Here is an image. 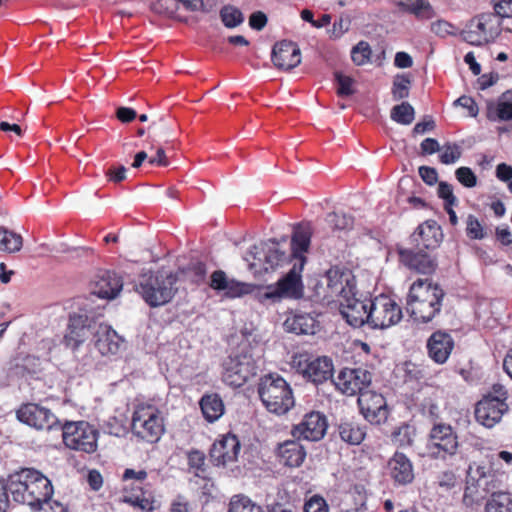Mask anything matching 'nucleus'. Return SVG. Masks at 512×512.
<instances>
[{
	"instance_id": "7c9ffc66",
	"label": "nucleus",
	"mask_w": 512,
	"mask_h": 512,
	"mask_svg": "<svg viewBox=\"0 0 512 512\" xmlns=\"http://www.w3.org/2000/svg\"><path fill=\"white\" fill-rule=\"evenodd\" d=\"M293 366L298 373L314 384L320 381V357L300 353L294 357Z\"/></svg>"
},
{
	"instance_id": "6ab92c4d",
	"label": "nucleus",
	"mask_w": 512,
	"mask_h": 512,
	"mask_svg": "<svg viewBox=\"0 0 512 512\" xmlns=\"http://www.w3.org/2000/svg\"><path fill=\"white\" fill-rule=\"evenodd\" d=\"M334 308L339 310L342 318L352 327L357 328L368 323L369 299H357L355 291L333 304Z\"/></svg>"
},
{
	"instance_id": "37998d69",
	"label": "nucleus",
	"mask_w": 512,
	"mask_h": 512,
	"mask_svg": "<svg viewBox=\"0 0 512 512\" xmlns=\"http://www.w3.org/2000/svg\"><path fill=\"white\" fill-rule=\"evenodd\" d=\"M414 108L408 102H402L391 110V118L397 123L409 125L414 120Z\"/></svg>"
},
{
	"instance_id": "a211bd4d",
	"label": "nucleus",
	"mask_w": 512,
	"mask_h": 512,
	"mask_svg": "<svg viewBox=\"0 0 512 512\" xmlns=\"http://www.w3.org/2000/svg\"><path fill=\"white\" fill-rule=\"evenodd\" d=\"M360 413L371 424H381L388 417V408L382 394L372 390H366L358 396L357 400Z\"/></svg>"
},
{
	"instance_id": "b1692460",
	"label": "nucleus",
	"mask_w": 512,
	"mask_h": 512,
	"mask_svg": "<svg viewBox=\"0 0 512 512\" xmlns=\"http://www.w3.org/2000/svg\"><path fill=\"white\" fill-rule=\"evenodd\" d=\"M454 339L450 333L437 330L427 340L428 356L437 364H444L454 349Z\"/></svg>"
},
{
	"instance_id": "49530a36",
	"label": "nucleus",
	"mask_w": 512,
	"mask_h": 512,
	"mask_svg": "<svg viewBox=\"0 0 512 512\" xmlns=\"http://www.w3.org/2000/svg\"><path fill=\"white\" fill-rule=\"evenodd\" d=\"M252 294L259 303L264 305L280 302L279 294L276 292L273 284L267 286L255 285V290Z\"/></svg>"
},
{
	"instance_id": "8fccbe9b",
	"label": "nucleus",
	"mask_w": 512,
	"mask_h": 512,
	"mask_svg": "<svg viewBox=\"0 0 512 512\" xmlns=\"http://www.w3.org/2000/svg\"><path fill=\"white\" fill-rule=\"evenodd\" d=\"M335 85L337 89V93L340 96H349L353 94V79L350 76H347L341 72H335Z\"/></svg>"
},
{
	"instance_id": "de8ad7c7",
	"label": "nucleus",
	"mask_w": 512,
	"mask_h": 512,
	"mask_svg": "<svg viewBox=\"0 0 512 512\" xmlns=\"http://www.w3.org/2000/svg\"><path fill=\"white\" fill-rule=\"evenodd\" d=\"M411 85V79L406 74L397 75L394 78L392 86L393 99L398 101L408 97Z\"/></svg>"
},
{
	"instance_id": "4be33fe9",
	"label": "nucleus",
	"mask_w": 512,
	"mask_h": 512,
	"mask_svg": "<svg viewBox=\"0 0 512 512\" xmlns=\"http://www.w3.org/2000/svg\"><path fill=\"white\" fill-rule=\"evenodd\" d=\"M210 287L216 291H223L227 298H238L254 292L255 284L241 282L229 278L222 270L214 271L210 277Z\"/></svg>"
},
{
	"instance_id": "a19ab883",
	"label": "nucleus",
	"mask_w": 512,
	"mask_h": 512,
	"mask_svg": "<svg viewBox=\"0 0 512 512\" xmlns=\"http://www.w3.org/2000/svg\"><path fill=\"white\" fill-rule=\"evenodd\" d=\"M326 224L333 230H349L352 228L354 219L352 216L343 212H333L326 216Z\"/></svg>"
},
{
	"instance_id": "4468645a",
	"label": "nucleus",
	"mask_w": 512,
	"mask_h": 512,
	"mask_svg": "<svg viewBox=\"0 0 512 512\" xmlns=\"http://www.w3.org/2000/svg\"><path fill=\"white\" fill-rule=\"evenodd\" d=\"M327 285L326 292L322 299L331 310H333V304L339 300L352 295L355 291V280L351 271L333 267L329 269L325 274Z\"/></svg>"
},
{
	"instance_id": "6e6552de",
	"label": "nucleus",
	"mask_w": 512,
	"mask_h": 512,
	"mask_svg": "<svg viewBox=\"0 0 512 512\" xmlns=\"http://www.w3.org/2000/svg\"><path fill=\"white\" fill-rule=\"evenodd\" d=\"M507 398L508 393L504 386L493 385L492 391L484 395L475 406L476 421L487 428L495 426L508 411Z\"/></svg>"
},
{
	"instance_id": "0eeeda50",
	"label": "nucleus",
	"mask_w": 512,
	"mask_h": 512,
	"mask_svg": "<svg viewBox=\"0 0 512 512\" xmlns=\"http://www.w3.org/2000/svg\"><path fill=\"white\" fill-rule=\"evenodd\" d=\"M131 427L138 438L148 443H156L165 432L163 413L152 403H138L132 415Z\"/></svg>"
},
{
	"instance_id": "2eb2a0df",
	"label": "nucleus",
	"mask_w": 512,
	"mask_h": 512,
	"mask_svg": "<svg viewBox=\"0 0 512 512\" xmlns=\"http://www.w3.org/2000/svg\"><path fill=\"white\" fill-rule=\"evenodd\" d=\"M429 251L418 247H399L397 248L399 263L412 272L430 276L436 271L438 262Z\"/></svg>"
},
{
	"instance_id": "09e8293b",
	"label": "nucleus",
	"mask_w": 512,
	"mask_h": 512,
	"mask_svg": "<svg viewBox=\"0 0 512 512\" xmlns=\"http://www.w3.org/2000/svg\"><path fill=\"white\" fill-rule=\"evenodd\" d=\"M371 54V47L365 41H360L351 50L352 61L359 66L368 63L370 61Z\"/></svg>"
},
{
	"instance_id": "dca6fc26",
	"label": "nucleus",
	"mask_w": 512,
	"mask_h": 512,
	"mask_svg": "<svg viewBox=\"0 0 512 512\" xmlns=\"http://www.w3.org/2000/svg\"><path fill=\"white\" fill-rule=\"evenodd\" d=\"M371 373L362 368H344L333 379L335 387L347 396L360 395L371 384Z\"/></svg>"
},
{
	"instance_id": "aec40b11",
	"label": "nucleus",
	"mask_w": 512,
	"mask_h": 512,
	"mask_svg": "<svg viewBox=\"0 0 512 512\" xmlns=\"http://www.w3.org/2000/svg\"><path fill=\"white\" fill-rule=\"evenodd\" d=\"M241 445L237 436L231 433L221 435L210 449L211 461L216 466L226 467L237 461Z\"/></svg>"
},
{
	"instance_id": "7ed1b4c3",
	"label": "nucleus",
	"mask_w": 512,
	"mask_h": 512,
	"mask_svg": "<svg viewBox=\"0 0 512 512\" xmlns=\"http://www.w3.org/2000/svg\"><path fill=\"white\" fill-rule=\"evenodd\" d=\"M445 296L443 289L430 279L415 280L407 295V310L419 323L431 322L441 311Z\"/></svg>"
},
{
	"instance_id": "c85d7f7f",
	"label": "nucleus",
	"mask_w": 512,
	"mask_h": 512,
	"mask_svg": "<svg viewBox=\"0 0 512 512\" xmlns=\"http://www.w3.org/2000/svg\"><path fill=\"white\" fill-rule=\"evenodd\" d=\"M276 455L281 464L294 468L303 463L306 451L298 441L288 440L278 445Z\"/></svg>"
},
{
	"instance_id": "473e14b6",
	"label": "nucleus",
	"mask_w": 512,
	"mask_h": 512,
	"mask_svg": "<svg viewBox=\"0 0 512 512\" xmlns=\"http://www.w3.org/2000/svg\"><path fill=\"white\" fill-rule=\"evenodd\" d=\"M284 327L295 334L314 335L319 329V324L310 314H296L287 317Z\"/></svg>"
},
{
	"instance_id": "4d7b16f0",
	"label": "nucleus",
	"mask_w": 512,
	"mask_h": 512,
	"mask_svg": "<svg viewBox=\"0 0 512 512\" xmlns=\"http://www.w3.org/2000/svg\"><path fill=\"white\" fill-rule=\"evenodd\" d=\"M431 31L434 34L444 38L449 35H455L457 29L448 21L437 20L431 24Z\"/></svg>"
},
{
	"instance_id": "423d86ee",
	"label": "nucleus",
	"mask_w": 512,
	"mask_h": 512,
	"mask_svg": "<svg viewBox=\"0 0 512 512\" xmlns=\"http://www.w3.org/2000/svg\"><path fill=\"white\" fill-rule=\"evenodd\" d=\"M258 394L265 408L276 415L286 414L295 404L290 385L278 374L263 376L258 384Z\"/></svg>"
},
{
	"instance_id": "bb28decb",
	"label": "nucleus",
	"mask_w": 512,
	"mask_h": 512,
	"mask_svg": "<svg viewBox=\"0 0 512 512\" xmlns=\"http://www.w3.org/2000/svg\"><path fill=\"white\" fill-rule=\"evenodd\" d=\"M331 427L332 437H339L341 441L351 446L360 445L366 437V427L350 419H340Z\"/></svg>"
},
{
	"instance_id": "5701e85b",
	"label": "nucleus",
	"mask_w": 512,
	"mask_h": 512,
	"mask_svg": "<svg viewBox=\"0 0 512 512\" xmlns=\"http://www.w3.org/2000/svg\"><path fill=\"white\" fill-rule=\"evenodd\" d=\"M94 346L102 356H115L124 348L125 340L111 326L99 323Z\"/></svg>"
},
{
	"instance_id": "5fc2aeb1",
	"label": "nucleus",
	"mask_w": 512,
	"mask_h": 512,
	"mask_svg": "<svg viewBox=\"0 0 512 512\" xmlns=\"http://www.w3.org/2000/svg\"><path fill=\"white\" fill-rule=\"evenodd\" d=\"M466 234L470 239H482L484 238V231L479 220L469 215L466 221Z\"/></svg>"
},
{
	"instance_id": "c03bdc74",
	"label": "nucleus",
	"mask_w": 512,
	"mask_h": 512,
	"mask_svg": "<svg viewBox=\"0 0 512 512\" xmlns=\"http://www.w3.org/2000/svg\"><path fill=\"white\" fill-rule=\"evenodd\" d=\"M414 436L415 429L408 424H402L392 432L391 440L400 447H406L412 445Z\"/></svg>"
},
{
	"instance_id": "e433bc0d",
	"label": "nucleus",
	"mask_w": 512,
	"mask_h": 512,
	"mask_svg": "<svg viewBox=\"0 0 512 512\" xmlns=\"http://www.w3.org/2000/svg\"><path fill=\"white\" fill-rule=\"evenodd\" d=\"M398 6L419 20H430L435 16L434 9L427 0H414L410 3L399 2Z\"/></svg>"
},
{
	"instance_id": "4c0bfd02",
	"label": "nucleus",
	"mask_w": 512,
	"mask_h": 512,
	"mask_svg": "<svg viewBox=\"0 0 512 512\" xmlns=\"http://www.w3.org/2000/svg\"><path fill=\"white\" fill-rule=\"evenodd\" d=\"M23 245V239L20 234L0 227V251L15 253L20 251Z\"/></svg>"
},
{
	"instance_id": "ddd939ff",
	"label": "nucleus",
	"mask_w": 512,
	"mask_h": 512,
	"mask_svg": "<svg viewBox=\"0 0 512 512\" xmlns=\"http://www.w3.org/2000/svg\"><path fill=\"white\" fill-rule=\"evenodd\" d=\"M402 318L399 305L388 295L380 294L369 299L368 324L373 328H388Z\"/></svg>"
},
{
	"instance_id": "412c9836",
	"label": "nucleus",
	"mask_w": 512,
	"mask_h": 512,
	"mask_svg": "<svg viewBox=\"0 0 512 512\" xmlns=\"http://www.w3.org/2000/svg\"><path fill=\"white\" fill-rule=\"evenodd\" d=\"M17 418L21 422L39 430H50L58 423L57 417L51 410L34 403L23 405L17 411Z\"/></svg>"
},
{
	"instance_id": "864d4df0",
	"label": "nucleus",
	"mask_w": 512,
	"mask_h": 512,
	"mask_svg": "<svg viewBox=\"0 0 512 512\" xmlns=\"http://www.w3.org/2000/svg\"><path fill=\"white\" fill-rule=\"evenodd\" d=\"M439 157L443 164L455 163L461 157V148L456 144H447Z\"/></svg>"
},
{
	"instance_id": "69168bd1",
	"label": "nucleus",
	"mask_w": 512,
	"mask_h": 512,
	"mask_svg": "<svg viewBox=\"0 0 512 512\" xmlns=\"http://www.w3.org/2000/svg\"><path fill=\"white\" fill-rule=\"evenodd\" d=\"M266 24L267 16L261 11L254 12L249 17V25L254 30L260 31Z\"/></svg>"
},
{
	"instance_id": "13d9d810",
	"label": "nucleus",
	"mask_w": 512,
	"mask_h": 512,
	"mask_svg": "<svg viewBox=\"0 0 512 512\" xmlns=\"http://www.w3.org/2000/svg\"><path fill=\"white\" fill-rule=\"evenodd\" d=\"M438 196L444 200V205H455L457 203V199L453 194V187L446 182L439 183Z\"/></svg>"
},
{
	"instance_id": "e2e57ef3",
	"label": "nucleus",
	"mask_w": 512,
	"mask_h": 512,
	"mask_svg": "<svg viewBox=\"0 0 512 512\" xmlns=\"http://www.w3.org/2000/svg\"><path fill=\"white\" fill-rule=\"evenodd\" d=\"M350 25V20H344L342 17L335 21L331 30L328 31L330 34V38L337 39L341 37L346 31H348Z\"/></svg>"
},
{
	"instance_id": "9b49d317",
	"label": "nucleus",
	"mask_w": 512,
	"mask_h": 512,
	"mask_svg": "<svg viewBox=\"0 0 512 512\" xmlns=\"http://www.w3.org/2000/svg\"><path fill=\"white\" fill-rule=\"evenodd\" d=\"M98 430L86 421L67 422L62 427L64 444L72 450L93 453L97 449Z\"/></svg>"
},
{
	"instance_id": "f3484780",
	"label": "nucleus",
	"mask_w": 512,
	"mask_h": 512,
	"mask_svg": "<svg viewBox=\"0 0 512 512\" xmlns=\"http://www.w3.org/2000/svg\"><path fill=\"white\" fill-rule=\"evenodd\" d=\"M98 324L87 314L75 313L70 315L68 330L64 336V344L72 350H76L92 334L95 335Z\"/></svg>"
},
{
	"instance_id": "3c124183",
	"label": "nucleus",
	"mask_w": 512,
	"mask_h": 512,
	"mask_svg": "<svg viewBox=\"0 0 512 512\" xmlns=\"http://www.w3.org/2000/svg\"><path fill=\"white\" fill-rule=\"evenodd\" d=\"M104 431L113 436H123L126 433L125 421L122 418L116 416L109 417L104 425Z\"/></svg>"
},
{
	"instance_id": "603ef678",
	"label": "nucleus",
	"mask_w": 512,
	"mask_h": 512,
	"mask_svg": "<svg viewBox=\"0 0 512 512\" xmlns=\"http://www.w3.org/2000/svg\"><path fill=\"white\" fill-rule=\"evenodd\" d=\"M185 9L190 11L209 12L217 5V0H178Z\"/></svg>"
},
{
	"instance_id": "9d476101",
	"label": "nucleus",
	"mask_w": 512,
	"mask_h": 512,
	"mask_svg": "<svg viewBox=\"0 0 512 512\" xmlns=\"http://www.w3.org/2000/svg\"><path fill=\"white\" fill-rule=\"evenodd\" d=\"M244 259L249 262L250 270L254 273H261L273 270L284 263L287 255L280 250L277 242L269 240L252 246L247 251Z\"/></svg>"
},
{
	"instance_id": "58836bf2",
	"label": "nucleus",
	"mask_w": 512,
	"mask_h": 512,
	"mask_svg": "<svg viewBox=\"0 0 512 512\" xmlns=\"http://www.w3.org/2000/svg\"><path fill=\"white\" fill-rule=\"evenodd\" d=\"M228 512H263V510L248 496L238 494L231 497Z\"/></svg>"
},
{
	"instance_id": "680f3d73",
	"label": "nucleus",
	"mask_w": 512,
	"mask_h": 512,
	"mask_svg": "<svg viewBox=\"0 0 512 512\" xmlns=\"http://www.w3.org/2000/svg\"><path fill=\"white\" fill-rule=\"evenodd\" d=\"M455 105H459L468 110L471 117H476L478 114V106L473 98L469 96H461L454 102Z\"/></svg>"
},
{
	"instance_id": "393cba45",
	"label": "nucleus",
	"mask_w": 512,
	"mask_h": 512,
	"mask_svg": "<svg viewBox=\"0 0 512 512\" xmlns=\"http://www.w3.org/2000/svg\"><path fill=\"white\" fill-rule=\"evenodd\" d=\"M411 239L418 248L434 250L441 243L443 233L435 220H426L417 227Z\"/></svg>"
},
{
	"instance_id": "f704fd0d",
	"label": "nucleus",
	"mask_w": 512,
	"mask_h": 512,
	"mask_svg": "<svg viewBox=\"0 0 512 512\" xmlns=\"http://www.w3.org/2000/svg\"><path fill=\"white\" fill-rule=\"evenodd\" d=\"M199 406L203 417L209 423L217 421L225 412L223 400L216 393L204 394L199 401Z\"/></svg>"
},
{
	"instance_id": "338daca9",
	"label": "nucleus",
	"mask_w": 512,
	"mask_h": 512,
	"mask_svg": "<svg viewBox=\"0 0 512 512\" xmlns=\"http://www.w3.org/2000/svg\"><path fill=\"white\" fill-rule=\"evenodd\" d=\"M463 39L474 46H481L486 43L484 38H482L479 34H477L474 29H472L469 25H467L466 30L463 31Z\"/></svg>"
},
{
	"instance_id": "1a4fd4ad",
	"label": "nucleus",
	"mask_w": 512,
	"mask_h": 512,
	"mask_svg": "<svg viewBox=\"0 0 512 512\" xmlns=\"http://www.w3.org/2000/svg\"><path fill=\"white\" fill-rule=\"evenodd\" d=\"M458 449V435L451 425L436 423L432 426L426 443L427 455L431 459L447 461L457 454Z\"/></svg>"
},
{
	"instance_id": "a878e982",
	"label": "nucleus",
	"mask_w": 512,
	"mask_h": 512,
	"mask_svg": "<svg viewBox=\"0 0 512 512\" xmlns=\"http://www.w3.org/2000/svg\"><path fill=\"white\" fill-rule=\"evenodd\" d=\"M271 59L278 69H293L301 62L300 49L291 41L278 42L273 47Z\"/></svg>"
},
{
	"instance_id": "774afa93",
	"label": "nucleus",
	"mask_w": 512,
	"mask_h": 512,
	"mask_svg": "<svg viewBox=\"0 0 512 512\" xmlns=\"http://www.w3.org/2000/svg\"><path fill=\"white\" fill-rule=\"evenodd\" d=\"M496 177L502 181L509 183L512 181V166L506 163H500L496 167Z\"/></svg>"
},
{
	"instance_id": "c756f323",
	"label": "nucleus",
	"mask_w": 512,
	"mask_h": 512,
	"mask_svg": "<svg viewBox=\"0 0 512 512\" xmlns=\"http://www.w3.org/2000/svg\"><path fill=\"white\" fill-rule=\"evenodd\" d=\"M123 287L121 278L114 272L104 271L98 275L93 294L104 299L115 298Z\"/></svg>"
},
{
	"instance_id": "ea45409f",
	"label": "nucleus",
	"mask_w": 512,
	"mask_h": 512,
	"mask_svg": "<svg viewBox=\"0 0 512 512\" xmlns=\"http://www.w3.org/2000/svg\"><path fill=\"white\" fill-rule=\"evenodd\" d=\"M487 117L492 120L508 121L512 119V103L499 100L497 104L489 103Z\"/></svg>"
},
{
	"instance_id": "0e129e2a",
	"label": "nucleus",
	"mask_w": 512,
	"mask_h": 512,
	"mask_svg": "<svg viewBox=\"0 0 512 512\" xmlns=\"http://www.w3.org/2000/svg\"><path fill=\"white\" fill-rule=\"evenodd\" d=\"M33 509L41 510L42 512H68L62 503L58 501H52L51 498L49 500L43 501L41 505L36 506V508Z\"/></svg>"
},
{
	"instance_id": "cd10ccee",
	"label": "nucleus",
	"mask_w": 512,
	"mask_h": 512,
	"mask_svg": "<svg viewBox=\"0 0 512 512\" xmlns=\"http://www.w3.org/2000/svg\"><path fill=\"white\" fill-rule=\"evenodd\" d=\"M388 475L397 485L410 484L414 479L413 465L403 453L396 452L388 461Z\"/></svg>"
},
{
	"instance_id": "bf43d9fd",
	"label": "nucleus",
	"mask_w": 512,
	"mask_h": 512,
	"mask_svg": "<svg viewBox=\"0 0 512 512\" xmlns=\"http://www.w3.org/2000/svg\"><path fill=\"white\" fill-rule=\"evenodd\" d=\"M188 464L190 468L194 469L196 471V474H198L199 471H204V465H205V456L200 451H192L188 454Z\"/></svg>"
},
{
	"instance_id": "20e7f679",
	"label": "nucleus",
	"mask_w": 512,
	"mask_h": 512,
	"mask_svg": "<svg viewBox=\"0 0 512 512\" xmlns=\"http://www.w3.org/2000/svg\"><path fill=\"white\" fill-rule=\"evenodd\" d=\"M176 273L158 270L143 273L136 285V291L150 307H159L169 303L178 291Z\"/></svg>"
},
{
	"instance_id": "f8f14e48",
	"label": "nucleus",
	"mask_w": 512,
	"mask_h": 512,
	"mask_svg": "<svg viewBox=\"0 0 512 512\" xmlns=\"http://www.w3.org/2000/svg\"><path fill=\"white\" fill-rule=\"evenodd\" d=\"M222 380L231 387H241L256 375L257 366L247 352L233 353L223 362Z\"/></svg>"
},
{
	"instance_id": "f257e3e1",
	"label": "nucleus",
	"mask_w": 512,
	"mask_h": 512,
	"mask_svg": "<svg viewBox=\"0 0 512 512\" xmlns=\"http://www.w3.org/2000/svg\"><path fill=\"white\" fill-rule=\"evenodd\" d=\"M6 485L15 502L26 504L32 509L53 495L51 481L34 468H23L11 474Z\"/></svg>"
},
{
	"instance_id": "79ce46f5",
	"label": "nucleus",
	"mask_w": 512,
	"mask_h": 512,
	"mask_svg": "<svg viewBox=\"0 0 512 512\" xmlns=\"http://www.w3.org/2000/svg\"><path fill=\"white\" fill-rule=\"evenodd\" d=\"M486 512H512V498L508 493L499 492L486 504Z\"/></svg>"
},
{
	"instance_id": "6e6d98bb",
	"label": "nucleus",
	"mask_w": 512,
	"mask_h": 512,
	"mask_svg": "<svg viewBox=\"0 0 512 512\" xmlns=\"http://www.w3.org/2000/svg\"><path fill=\"white\" fill-rule=\"evenodd\" d=\"M456 179L465 187L472 188L477 184V177L468 167H460L455 172Z\"/></svg>"
},
{
	"instance_id": "72a5a7b5",
	"label": "nucleus",
	"mask_w": 512,
	"mask_h": 512,
	"mask_svg": "<svg viewBox=\"0 0 512 512\" xmlns=\"http://www.w3.org/2000/svg\"><path fill=\"white\" fill-rule=\"evenodd\" d=\"M468 25L484 38L486 43L498 34L499 21L493 13L478 15L471 19Z\"/></svg>"
},
{
	"instance_id": "39448f33",
	"label": "nucleus",
	"mask_w": 512,
	"mask_h": 512,
	"mask_svg": "<svg viewBox=\"0 0 512 512\" xmlns=\"http://www.w3.org/2000/svg\"><path fill=\"white\" fill-rule=\"evenodd\" d=\"M502 481L500 476L485 465L471 464L467 471L466 488L463 502L473 507L480 504L488 494L498 495Z\"/></svg>"
},
{
	"instance_id": "2f4dec72",
	"label": "nucleus",
	"mask_w": 512,
	"mask_h": 512,
	"mask_svg": "<svg viewBox=\"0 0 512 512\" xmlns=\"http://www.w3.org/2000/svg\"><path fill=\"white\" fill-rule=\"evenodd\" d=\"M292 433L298 439L318 441L320 439V412L312 411L306 414L303 420L294 427Z\"/></svg>"
},
{
	"instance_id": "c9c22d12",
	"label": "nucleus",
	"mask_w": 512,
	"mask_h": 512,
	"mask_svg": "<svg viewBox=\"0 0 512 512\" xmlns=\"http://www.w3.org/2000/svg\"><path fill=\"white\" fill-rule=\"evenodd\" d=\"M147 478H148V473L144 469L136 470V469H132V468H127V469H125V471L122 475L123 481H125V482L131 481L132 482L131 485L133 487L135 486V488L140 490V494L134 495V499L130 498L129 501L135 502L137 505L141 506L142 508H144V505H143L144 502L146 504H148V500L145 498L144 492H143V485H145Z\"/></svg>"
},
{
	"instance_id": "f03ea898",
	"label": "nucleus",
	"mask_w": 512,
	"mask_h": 512,
	"mask_svg": "<svg viewBox=\"0 0 512 512\" xmlns=\"http://www.w3.org/2000/svg\"><path fill=\"white\" fill-rule=\"evenodd\" d=\"M312 235V227L309 222L298 224L291 239V255L299 261V267L295 263L289 273L273 284L279 294V300L283 298L300 299L303 296V284L301 271L305 263L304 253L308 251Z\"/></svg>"
},
{
	"instance_id": "a18cd8bd",
	"label": "nucleus",
	"mask_w": 512,
	"mask_h": 512,
	"mask_svg": "<svg viewBox=\"0 0 512 512\" xmlns=\"http://www.w3.org/2000/svg\"><path fill=\"white\" fill-rule=\"evenodd\" d=\"M220 17L223 24L228 28L237 27L244 21L242 12L238 8L230 5L224 6L221 9Z\"/></svg>"
},
{
	"instance_id": "052dcab7",
	"label": "nucleus",
	"mask_w": 512,
	"mask_h": 512,
	"mask_svg": "<svg viewBox=\"0 0 512 512\" xmlns=\"http://www.w3.org/2000/svg\"><path fill=\"white\" fill-rule=\"evenodd\" d=\"M496 18H512V0H501L494 5Z\"/></svg>"
}]
</instances>
